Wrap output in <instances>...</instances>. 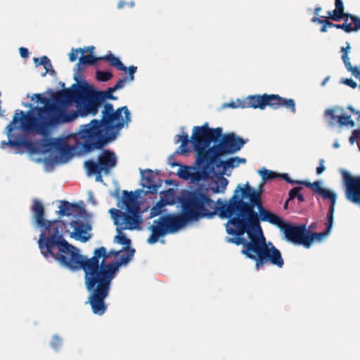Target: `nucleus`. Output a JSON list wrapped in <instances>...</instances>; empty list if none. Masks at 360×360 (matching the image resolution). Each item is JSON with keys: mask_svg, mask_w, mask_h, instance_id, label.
<instances>
[{"mask_svg": "<svg viewBox=\"0 0 360 360\" xmlns=\"http://www.w3.org/2000/svg\"><path fill=\"white\" fill-rule=\"evenodd\" d=\"M94 46H87V47H84V49L82 48V51H83V54L87 51H90L91 53L93 52V51L94 50Z\"/></svg>", "mask_w": 360, "mask_h": 360, "instance_id": "53", "label": "nucleus"}, {"mask_svg": "<svg viewBox=\"0 0 360 360\" xmlns=\"http://www.w3.org/2000/svg\"><path fill=\"white\" fill-rule=\"evenodd\" d=\"M346 198L360 206V176H353L347 172H343Z\"/></svg>", "mask_w": 360, "mask_h": 360, "instance_id": "15", "label": "nucleus"}, {"mask_svg": "<svg viewBox=\"0 0 360 360\" xmlns=\"http://www.w3.org/2000/svg\"><path fill=\"white\" fill-rule=\"evenodd\" d=\"M321 10V7H316L315 9H314V14L316 15H319V11Z\"/></svg>", "mask_w": 360, "mask_h": 360, "instance_id": "60", "label": "nucleus"}, {"mask_svg": "<svg viewBox=\"0 0 360 360\" xmlns=\"http://www.w3.org/2000/svg\"><path fill=\"white\" fill-rule=\"evenodd\" d=\"M223 210L221 215L225 217H232L234 212H239L240 217H243L250 228L256 231H262L260 220L276 225L278 228L283 222L280 217L264 208L262 190H255L248 182L244 188L240 185L237 186L229 205L223 207Z\"/></svg>", "mask_w": 360, "mask_h": 360, "instance_id": "6", "label": "nucleus"}, {"mask_svg": "<svg viewBox=\"0 0 360 360\" xmlns=\"http://www.w3.org/2000/svg\"><path fill=\"white\" fill-rule=\"evenodd\" d=\"M172 167H174V166H181L179 163H172L171 164Z\"/></svg>", "mask_w": 360, "mask_h": 360, "instance_id": "62", "label": "nucleus"}, {"mask_svg": "<svg viewBox=\"0 0 360 360\" xmlns=\"http://www.w3.org/2000/svg\"><path fill=\"white\" fill-rule=\"evenodd\" d=\"M347 110H349L351 112L357 115L359 113V110H356L352 105L347 106Z\"/></svg>", "mask_w": 360, "mask_h": 360, "instance_id": "55", "label": "nucleus"}, {"mask_svg": "<svg viewBox=\"0 0 360 360\" xmlns=\"http://www.w3.org/2000/svg\"><path fill=\"white\" fill-rule=\"evenodd\" d=\"M229 220L226 224V232L229 235L236 236V238H229V242L237 245H243L245 248L247 240L243 237L245 233L254 231L243 217H240L239 212H234L232 217H229Z\"/></svg>", "mask_w": 360, "mask_h": 360, "instance_id": "11", "label": "nucleus"}, {"mask_svg": "<svg viewBox=\"0 0 360 360\" xmlns=\"http://www.w3.org/2000/svg\"><path fill=\"white\" fill-rule=\"evenodd\" d=\"M48 57L47 56H42L41 58H35L34 59V62L37 66L39 65H44V63H47Z\"/></svg>", "mask_w": 360, "mask_h": 360, "instance_id": "47", "label": "nucleus"}, {"mask_svg": "<svg viewBox=\"0 0 360 360\" xmlns=\"http://www.w3.org/2000/svg\"><path fill=\"white\" fill-rule=\"evenodd\" d=\"M85 167L87 169L89 175H92L96 173H101L102 172V170L100 169V165L98 162H96L91 160L85 162Z\"/></svg>", "mask_w": 360, "mask_h": 360, "instance_id": "33", "label": "nucleus"}, {"mask_svg": "<svg viewBox=\"0 0 360 360\" xmlns=\"http://www.w3.org/2000/svg\"><path fill=\"white\" fill-rule=\"evenodd\" d=\"M325 160L323 159H321L319 160V165L316 167V174H321L326 169V167L324 166Z\"/></svg>", "mask_w": 360, "mask_h": 360, "instance_id": "48", "label": "nucleus"}, {"mask_svg": "<svg viewBox=\"0 0 360 360\" xmlns=\"http://www.w3.org/2000/svg\"><path fill=\"white\" fill-rule=\"evenodd\" d=\"M227 184L228 180L224 176H220L217 179V181L215 182V185L214 186H210L208 185V189L210 190V193L212 195L219 193H224Z\"/></svg>", "mask_w": 360, "mask_h": 360, "instance_id": "29", "label": "nucleus"}, {"mask_svg": "<svg viewBox=\"0 0 360 360\" xmlns=\"http://www.w3.org/2000/svg\"><path fill=\"white\" fill-rule=\"evenodd\" d=\"M341 110L340 108H329L325 111V117L328 118V124L330 127L338 124L340 127L345 126L354 127L355 122L351 119V115H335V112Z\"/></svg>", "mask_w": 360, "mask_h": 360, "instance_id": "16", "label": "nucleus"}, {"mask_svg": "<svg viewBox=\"0 0 360 360\" xmlns=\"http://www.w3.org/2000/svg\"><path fill=\"white\" fill-rule=\"evenodd\" d=\"M217 204V205H221L219 207H217V211H219V212H220L219 214H221V213L222 212V210H223V207H224V206H227V205H229V204H224V203L223 202V201L221 200V199H220V198H219V199L217 200V202H215V205H216ZM220 216H221V217H223L221 215H220ZM224 217V218H226L225 217Z\"/></svg>", "mask_w": 360, "mask_h": 360, "instance_id": "49", "label": "nucleus"}, {"mask_svg": "<svg viewBox=\"0 0 360 360\" xmlns=\"http://www.w3.org/2000/svg\"><path fill=\"white\" fill-rule=\"evenodd\" d=\"M259 174L261 175L262 180L264 182H266L269 180H272L278 177L279 174L263 168L262 170L259 171Z\"/></svg>", "mask_w": 360, "mask_h": 360, "instance_id": "34", "label": "nucleus"}, {"mask_svg": "<svg viewBox=\"0 0 360 360\" xmlns=\"http://www.w3.org/2000/svg\"><path fill=\"white\" fill-rule=\"evenodd\" d=\"M178 137V139L176 140V143L181 142V145L178 148V150L176 153L180 154H186L188 153L190 151V149L188 148V143L191 141L192 143V136L191 137V139L188 137V135L183 132L181 134H179L176 136Z\"/></svg>", "mask_w": 360, "mask_h": 360, "instance_id": "26", "label": "nucleus"}, {"mask_svg": "<svg viewBox=\"0 0 360 360\" xmlns=\"http://www.w3.org/2000/svg\"><path fill=\"white\" fill-rule=\"evenodd\" d=\"M341 83L350 86L352 89H355L357 86V84L351 78H342Z\"/></svg>", "mask_w": 360, "mask_h": 360, "instance_id": "45", "label": "nucleus"}, {"mask_svg": "<svg viewBox=\"0 0 360 360\" xmlns=\"http://www.w3.org/2000/svg\"><path fill=\"white\" fill-rule=\"evenodd\" d=\"M63 345L62 338H60L58 335H54L52 338V340L51 342V347L56 351H58Z\"/></svg>", "mask_w": 360, "mask_h": 360, "instance_id": "39", "label": "nucleus"}, {"mask_svg": "<svg viewBox=\"0 0 360 360\" xmlns=\"http://www.w3.org/2000/svg\"><path fill=\"white\" fill-rule=\"evenodd\" d=\"M99 60H101L99 59V57H95L91 53L86 56L82 54V56L79 58V62L77 63V66L78 70H81L83 68V65H95Z\"/></svg>", "mask_w": 360, "mask_h": 360, "instance_id": "30", "label": "nucleus"}, {"mask_svg": "<svg viewBox=\"0 0 360 360\" xmlns=\"http://www.w3.org/2000/svg\"><path fill=\"white\" fill-rule=\"evenodd\" d=\"M248 236L250 240H247L242 253L255 261L257 270L268 262L278 268L283 267L284 262L281 252L273 245L271 247L266 245L262 231H249Z\"/></svg>", "mask_w": 360, "mask_h": 360, "instance_id": "7", "label": "nucleus"}, {"mask_svg": "<svg viewBox=\"0 0 360 360\" xmlns=\"http://www.w3.org/2000/svg\"><path fill=\"white\" fill-rule=\"evenodd\" d=\"M98 161L100 169L105 174H108L110 169L116 165L117 158L114 152L106 150L98 156Z\"/></svg>", "mask_w": 360, "mask_h": 360, "instance_id": "21", "label": "nucleus"}, {"mask_svg": "<svg viewBox=\"0 0 360 360\" xmlns=\"http://www.w3.org/2000/svg\"><path fill=\"white\" fill-rule=\"evenodd\" d=\"M347 110H349L351 112L357 115L359 113V110H356L352 105L347 106Z\"/></svg>", "mask_w": 360, "mask_h": 360, "instance_id": "56", "label": "nucleus"}, {"mask_svg": "<svg viewBox=\"0 0 360 360\" xmlns=\"http://www.w3.org/2000/svg\"><path fill=\"white\" fill-rule=\"evenodd\" d=\"M357 115H359V119H360V111L359 112V113Z\"/></svg>", "mask_w": 360, "mask_h": 360, "instance_id": "64", "label": "nucleus"}, {"mask_svg": "<svg viewBox=\"0 0 360 360\" xmlns=\"http://www.w3.org/2000/svg\"><path fill=\"white\" fill-rule=\"evenodd\" d=\"M127 4V2L124 1H120L118 4H117V7L118 8H123Z\"/></svg>", "mask_w": 360, "mask_h": 360, "instance_id": "57", "label": "nucleus"}, {"mask_svg": "<svg viewBox=\"0 0 360 360\" xmlns=\"http://www.w3.org/2000/svg\"><path fill=\"white\" fill-rule=\"evenodd\" d=\"M34 97L37 98V102L44 104V107H34L27 113L20 110L15 111L12 121L6 127L8 140L1 143L3 149L6 146L32 149V142L25 140L20 135L13 134L15 129L20 128L26 132L34 131L46 136L51 127L75 120L76 112H67L63 105L74 101L81 116L88 115L86 85L74 84L71 89L58 91L53 100L39 94H34Z\"/></svg>", "mask_w": 360, "mask_h": 360, "instance_id": "2", "label": "nucleus"}, {"mask_svg": "<svg viewBox=\"0 0 360 360\" xmlns=\"http://www.w3.org/2000/svg\"><path fill=\"white\" fill-rule=\"evenodd\" d=\"M325 25L327 26V27H335V24L333 23L330 20H328L326 17H324V22Z\"/></svg>", "mask_w": 360, "mask_h": 360, "instance_id": "52", "label": "nucleus"}, {"mask_svg": "<svg viewBox=\"0 0 360 360\" xmlns=\"http://www.w3.org/2000/svg\"><path fill=\"white\" fill-rule=\"evenodd\" d=\"M311 21H312L313 22H318V23H319V24H322V23H323V22H324V19H320V18H317V17H316V16H315V17H314V18H312Z\"/></svg>", "mask_w": 360, "mask_h": 360, "instance_id": "54", "label": "nucleus"}, {"mask_svg": "<svg viewBox=\"0 0 360 360\" xmlns=\"http://www.w3.org/2000/svg\"><path fill=\"white\" fill-rule=\"evenodd\" d=\"M78 53L83 54L82 48L74 49L72 48L71 52L69 54V60L71 62L75 61L78 58Z\"/></svg>", "mask_w": 360, "mask_h": 360, "instance_id": "42", "label": "nucleus"}, {"mask_svg": "<svg viewBox=\"0 0 360 360\" xmlns=\"http://www.w3.org/2000/svg\"><path fill=\"white\" fill-rule=\"evenodd\" d=\"M347 19H349L352 23V32H357L360 30V18L353 14H347Z\"/></svg>", "mask_w": 360, "mask_h": 360, "instance_id": "36", "label": "nucleus"}, {"mask_svg": "<svg viewBox=\"0 0 360 360\" xmlns=\"http://www.w3.org/2000/svg\"><path fill=\"white\" fill-rule=\"evenodd\" d=\"M348 20L349 19H346L343 24H335V27L337 29H341L347 33L352 32V23H347Z\"/></svg>", "mask_w": 360, "mask_h": 360, "instance_id": "41", "label": "nucleus"}, {"mask_svg": "<svg viewBox=\"0 0 360 360\" xmlns=\"http://www.w3.org/2000/svg\"><path fill=\"white\" fill-rule=\"evenodd\" d=\"M191 141L198 163L204 169L220 157L237 153L248 141L233 132L223 134L221 127L210 128L207 122L193 128Z\"/></svg>", "mask_w": 360, "mask_h": 360, "instance_id": "5", "label": "nucleus"}, {"mask_svg": "<svg viewBox=\"0 0 360 360\" xmlns=\"http://www.w3.org/2000/svg\"><path fill=\"white\" fill-rule=\"evenodd\" d=\"M279 229L283 231L288 241L294 244L302 245L306 248L307 231L305 225H291L283 221Z\"/></svg>", "mask_w": 360, "mask_h": 360, "instance_id": "13", "label": "nucleus"}, {"mask_svg": "<svg viewBox=\"0 0 360 360\" xmlns=\"http://www.w3.org/2000/svg\"><path fill=\"white\" fill-rule=\"evenodd\" d=\"M179 176L184 180L191 179V173L188 170L187 167L180 169L179 172Z\"/></svg>", "mask_w": 360, "mask_h": 360, "instance_id": "44", "label": "nucleus"}, {"mask_svg": "<svg viewBox=\"0 0 360 360\" xmlns=\"http://www.w3.org/2000/svg\"><path fill=\"white\" fill-rule=\"evenodd\" d=\"M140 172L142 179V186L147 188L146 193H156L158 188L161 186L160 179L150 169L146 170L140 169Z\"/></svg>", "mask_w": 360, "mask_h": 360, "instance_id": "17", "label": "nucleus"}, {"mask_svg": "<svg viewBox=\"0 0 360 360\" xmlns=\"http://www.w3.org/2000/svg\"><path fill=\"white\" fill-rule=\"evenodd\" d=\"M32 212L37 225L43 229L38 240L41 253L46 258H53L61 265L72 271L82 269L84 272L85 286L89 292L88 302L92 308L107 278L103 272L108 271L106 260L117 257L122 250L107 251L103 246L96 248L91 258L79 254L76 247L70 245L63 237L66 224L62 220L44 219V207L42 203L34 200Z\"/></svg>", "mask_w": 360, "mask_h": 360, "instance_id": "1", "label": "nucleus"}, {"mask_svg": "<svg viewBox=\"0 0 360 360\" xmlns=\"http://www.w3.org/2000/svg\"><path fill=\"white\" fill-rule=\"evenodd\" d=\"M70 226L73 229V231L70 233L71 238L81 240L83 243L86 242L91 238V235L88 233V231L91 230V226L84 224L78 220H74L70 222Z\"/></svg>", "mask_w": 360, "mask_h": 360, "instance_id": "20", "label": "nucleus"}, {"mask_svg": "<svg viewBox=\"0 0 360 360\" xmlns=\"http://www.w3.org/2000/svg\"><path fill=\"white\" fill-rule=\"evenodd\" d=\"M77 205L68 201L63 200L59 206L58 213L61 216H70L75 211Z\"/></svg>", "mask_w": 360, "mask_h": 360, "instance_id": "31", "label": "nucleus"}, {"mask_svg": "<svg viewBox=\"0 0 360 360\" xmlns=\"http://www.w3.org/2000/svg\"><path fill=\"white\" fill-rule=\"evenodd\" d=\"M298 184H302L307 186V188H311L314 193L320 195L324 199H328L330 201V206L329 209H332L333 212L335 211V205L336 202V195L331 191L323 188L321 186V182L319 181H316L313 183H310L308 181H300L297 182Z\"/></svg>", "mask_w": 360, "mask_h": 360, "instance_id": "18", "label": "nucleus"}, {"mask_svg": "<svg viewBox=\"0 0 360 360\" xmlns=\"http://www.w3.org/2000/svg\"><path fill=\"white\" fill-rule=\"evenodd\" d=\"M101 120H92L89 123L80 125L75 136L82 141L85 152L101 150L114 141L124 124L131 122V114L127 106L114 110L113 105L105 103Z\"/></svg>", "mask_w": 360, "mask_h": 360, "instance_id": "4", "label": "nucleus"}, {"mask_svg": "<svg viewBox=\"0 0 360 360\" xmlns=\"http://www.w3.org/2000/svg\"><path fill=\"white\" fill-rule=\"evenodd\" d=\"M137 70V68L131 65L128 68L129 77L120 79L118 82L112 86L115 91L123 88L127 82H132L134 79V74Z\"/></svg>", "mask_w": 360, "mask_h": 360, "instance_id": "28", "label": "nucleus"}, {"mask_svg": "<svg viewBox=\"0 0 360 360\" xmlns=\"http://www.w3.org/2000/svg\"><path fill=\"white\" fill-rule=\"evenodd\" d=\"M20 54L22 58H27L29 56V51L27 48L20 47L19 49Z\"/></svg>", "mask_w": 360, "mask_h": 360, "instance_id": "51", "label": "nucleus"}, {"mask_svg": "<svg viewBox=\"0 0 360 360\" xmlns=\"http://www.w3.org/2000/svg\"><path fill=\"white\" fill-rule=\"evenodd\" d=\"M228 105L232 108H259L263 110L266 106L273 109L285 107L290 110L292 113L296 111L295 102L292 98H285L276 94H263L248 96L243 100L238 99L236 102H231Z\"/></svg>", "mask_w": 360, "mask_h": 360, "instance_id": "9", "label": "nucleus"}, {"mask_svg": "<svg viewBox=\"0 0 360 360\" xmlns=\"http://www.w3.org/2000/svg\"><path fill=\"white\" fill-rule=\"evenodd\" d=\"M122 202L125 205V211L112 208L110 213L117 226V231L122 230L139 229L143 222L142 211L137 200V196L132 192L123 191Z\"/></svg>", "mask_w": 360, "mask_h": 360, "instance_id": "8", "label": "nucleus"}, {"mask_svg": "<svg viewBox=\"0 0 360 360\" xmlns=\"http://www.w3.org/2000/svg\"><path fill=\"white\" fill-rule=\"evenodd\" d=\"M360 136V129H354L352 135L349 137V142L351 144H354V142L357 141L359 137Z\"/></svg>", "mask_w": 360, "mask_h": 360, "instance_id": "46", "label": "nucleus"}, {"mask_svg": "<svg viewBox=\"0 0 360 360\" xmlns=\"http://www.w3.org/2000/svg\"><path fill=\"white\" fill-rule=\"evenodd\" d=\"M113 77L110 71H97L96 79L101 82H107Z\"/></svg>", "mask_w": 360, "mask_h": 360, "instance_id": "38", "label": "nucleus"}, {"mask_svg": "<svg viewBox=\"0 0 360 360\" xmlns=\"http://www.w3.org/2000/svg\"><path fill=\"white\" fill-rule=\"evenodd\" d=\"M96 180L97 181H102L103 179H102V176H101V173H96Z\"/></svg>", "mask_w": 360, "mask_h": 360, "instance_id": "58", "label": "nucleus"}, {"mask_svg": "<svg viewBox=\"0 0 360 360\" xmlns=\"http://www.w3.org/2000/svg\"><path fill=\"white\" fill-rule=\"evenodd\" d=\"M78 133L79 131L72 136L75 141L74 145L70 146L63 139H49L46 141L45 146L48 147L47 150L54 149L63 156L70 155L72 153L75 152L77 148H80L84 153H88L89 152L84 151L82 141L75 137Z\"/></svg>", "mask_w": 360, "mask_h": 360, "instance_id": "14", "label": "nucleus"}, {"mask_svg": "<svg viewBox=\"0 0 360 360\" xmlns=\"http://www.w3.org/2000/svg\"><path fill=\"white\" fill-rule=\"evenodd\" d=\"M302 190V188L300 186H297V187H295V188H292L289 191L288 200H292V199L297 198L300 202H304V198L302 193H300V191Z\"/></svg>", "mask_w": 360, "mask_h": 360, "instance_id": "35", "label": "nucleus"}, {"mask_svg": "<svg viewBox=\"0 0 360 360\" xmlns=\"http://www.w3.org/2000/svg\"><path fill=\"white\" fill-rule=\"evenodd\" d=\"M333 214L334 212H333L332 209H328L327 221L325 224L326 229L323 232L311 233L307 231L306 248H309L314 241H321L329 234L333 224Z\"/></svg>", "mask_w": 360, "mask_h": 360, "instance_id": "19", "label": "nucleus"}, {"mask_svg": "<svg viewBox=\"0 0 360 360\" xmlns=\"http://www.w3.org/2000/svg\"><path fill=\"white\" fill-rule=\"evenodd\" d=\"M327 26L325 25V23H322V27L321 28V32H327Z\"/></svg>", "mask_w": 360, "mask_h": 360, "instance_id": "59", "label": "nucleus"}, {"mask_svg": "<svg viewBox=\"0 0 360 360\" xmlns=\"http://www.w3.org/2000/svg\"><path fill=\"white\" fill-rule=\"evenodd\" d=\"M278 177L281 178L282 179L285 180V181H287L289 184H295V181L292 180L288 174L285 173V174H279ZM297 182L298 181H297L296 184H298Z\"/></svg>", "mask_w": 360, "mask_h": 360, "instance_id": "50", "label": "nucleus"}, {"mask_svg": "<svg viewBox=\"0 0 360 360\" xmlns=\"http://www.w3.org/2000/svg\"><path fill=\"white\" fill-rule=\"evenodd\" d=\"M114 91L115 90L113 87H109L106 91H95L86 85L88 115H96L105 100H117V97L112 94Z\"/></svg>", "mask_w": 360, "mask_h": 360, "instance_id": "12", "label": "nucleus"}, {"mask_svg": "<svg viewBox=\"0 0 360 360\" xmlns=\"http://www.w3.org/2000/svg\"><path fill=\"white\" fill-rule=\"evenodd\" d=\"M211 196L208 185L205 184H200L195 188L186 191L181 200V214H168L154 220L147 242L154 244L160 237L177 232L189 221L204 217L212 218L217 214V206Z\"/></svg>", "mask_w": 360, "mask_h": 360, "instance_id": "3", "label": "nucleus"}, {"mask_svg": "<svg viewBox=\"0 0 360 360\" xmlns=\"http://www.w3.org/2000/svg\"><path fill=\"white\" fill-rule=\"evenodd\" d=\"M333 147H334L335 148H339V147H340V144L338 143V141H336V142H335V143H333Z\"/></svg>", "mask_w": 360, "mask_h": 360, "instance_id": "61", "label": "nucleus"}, {"mask_svg": "<svg viewBox=\"0 0 360 360\" xmlns=\"http://www.w3.org/2000/svg\"><path fill=\"white\" fill-rule=\"evenodd\" d=\"M134 252V249L128 250L126 254L121 256L120 261L110 262L107 266L108 271L106 272L103 271L102 273L103 277L107 278V280L103 285L101 292L99 293L97 300L91 309L94 314L102 316L105 313L108 305L105 303V300L109 295L112 281L115 277L120 267L122 265H126L131 259Z\"/></svg>", "mask_w": 360, "mask_h": 360, "instance_id": "10", "label": "nucleus"}, {"mask_svg": "<svg viewBox=\"0 0 360 360\" xmlns=\"http://www.w3.org/2000/svg\"><path fill=\"white\" fill-rule=\"evenodd\" d=\"M116 239L120 244L124 245L129 247L131 245L130 239L127 238L124 234L122 233V231L119 233V235L116 236Z\"/></svg>", "mask_w": 360, "mask_h": 360, "instance_id": "40", "label": "nucleus"}, {"mask_svg": "<svg viewBox=\"0 0 360 360\" xmlns=\"http://www.w3.org/2000/svg\"><path fill=\"white\" fill-rule=\"evenodd\" d=\"M44 67L46 70L45 72L42 74V76H46L47 73H50L51 75H55L56 71L53 69L52 64L51 63L50 59L48 58L47 63H44Z\"/></svg>", "mask_w": 360, "mask_h": 360, "instance_id": "43", "label": "nucleus"}, {"mask_svg": "<svg viewBox=\"0 0 360 360\" xmlns=\"http://www.w3.org/2000/svg\"><path fill=\"white\" fill-rule=\"evenodd\" d=\"M99 59L109 62L110 66L116 68L118 70L127 72L128 68L124 66L120 58L115 56L112 53L99 57Z\"/></svg>", "mask_w": 360, "mask_h": 360, "instance_id": "25", "label": "nucleus"}, {"mask_svg": "<svg viewBox=\"0 0 360 360\" xmlns=\"http://www.w3.org/2000/svg\"><path fill=\"white\" fill-rule=\"evenodd\" d=\"M246 160L243 158L240 157H233L230 158L226 160H219V158H218L214 163H212L214 167H216L217 168L222 167L223 168V173H224L225 171H226L228 169L230 168H234L236 167H238L240 164L245 163Z\"/></svg>", "mask_w": 360, "mask_h": 360, "instance_id": "22", "label": "nucleus"}, {"mask_svg": "<svg viewBox=\"0 0 360 360\" xmlns=\"http://www.w3.org/2000/svg\"><path fill=\"white\" fill-rule=\"evenodd\" d=\"M165 205H164V203H162L160 201H158L150 210V216L149 217L150 218H153L154 217H156L159 214H161L162 212V209L165 207Z\"/></svg>", "mask_w": 360, "mask_h": 360, "instance_id": "37", "label": "nucleus"}, {"mask_svg": "<svg viewBox=\"0 0 360 360\" xmlns=\"http://www.w3.org/2000/svg\"><path fill=\"white\" fill-rule=\"evenodd\" d=\"M195 164L201 171H198V172H195L191 174V179L194 181H199L202 179L207 177L209 173L210 172L213 171V169H214L213 165H210V166H209V168H207L206 169H204L202 166L199 165L198 163V161H197V153H195Z\"/></svg>", "mask_w": 360, "mask_h": 360, "instance_id": "27", "label": "nucleus"}, {"mask_svg": "<svg viewBox=\"0 0 360 360\" xmlns=\"http://www.w3.org/2000/svg\"><path fill=\"white\" fill-rule=\"evenodd\" d=\"M165 205H172L174 203V191L172 188H169L165 191L160 192V200H159Z\"/></svg>", "mask_w": 360, "mask_h": 360, "instance_id": "32", "label": "nucleus"}, {"mask_svg": "<svg viewBox=\"0 0 360 360\" xmlns=\"http://www.w3.org/2000/svg\"><path fill=\"white\" fill-rule=\"evenodd\" d=\"M351 49L350 44L349 42H347V46L346 47H342L341 51L342 52V61L347 68V70L352 72V74L356 77L360 74V68L358 67H353L352 64L349 62V58L348 57L349 51Z\"/></svg>", "mask_w": 360, "mask_h": 360, "instance_id": "23", "label": "nucleus"}, {"mask_svg": "<svg viewBox=\"0 0 360 360\" xmlns=\"http://www.w3.org/2000/svg\"><path fill=\"white\" fill-rule=\"evenodd\" d=\"M335 8L333 11H328L329 18L334 21H340L344 17L347 18L348 13L344 11V4L342 0H335Z\"/></svg>", "mask_w": 360, "mask_h": 360, "instance_id": "24", "label": "nucleus"}, {"mask_svg": "<svg viewBox=\"0 0 360 360\" xmlns=\"http://www.w3.org/2000/svg\"><path fill=\"white\" fill-rule=\"evenodd\" d=\"M288 201H289L288 200L286 201V202H285V204L284 205V208L287 207Z\"/></svg>", "mask_w": 360, "mask_h": 360, "instance_id": "63", "label": "nucleus"}]
</instances>
